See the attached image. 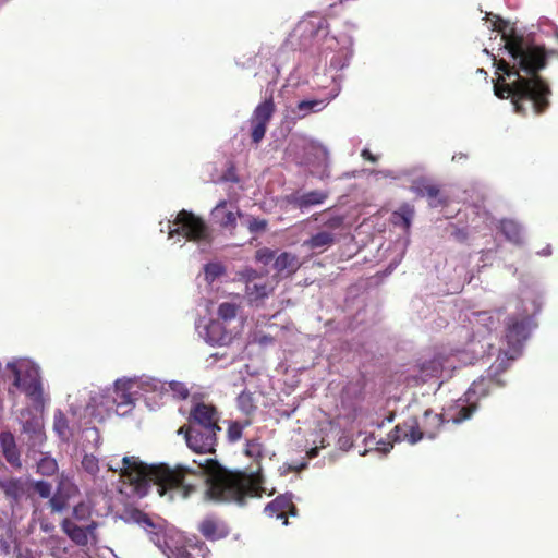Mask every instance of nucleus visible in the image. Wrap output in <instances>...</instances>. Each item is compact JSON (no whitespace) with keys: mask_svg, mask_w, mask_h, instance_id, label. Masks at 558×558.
Returning a JSON list of instances; mask_svg holds the SVG:
<instances>
[{"mask_svg":"<svg viewBox=\"0 0 558 558\" xmlns=\"http://www.w3.org/2000/svg\"><path fill=\"white\" fill-rule=\"evenodd\" d=\"M219 413L217 408L205 402L193 405L189 415V426L221 429L218 425Z\"/></svg>","mask_w":558,"mask_h":558,"instance_id":"nucleus-9","label":"nucleus"},{"mask_svg":"<svg viewBox=\"0 0 558 558\" xmlns=\"http://www.w3.org/2000/svg\"><path fill=\"white\" fill-rule=\"evenodd\" d=\"M265 513L270 518L283 519V524H288V515L295 517L298 509L292 501V498L287 495L276 497L265 507Z\"/></svg>","mask_w":558,"mask_h":558,"instance_id":"nucleus-14","label":"nucleus"},{"mask_svg":"<svg viewBox=\"0 0 558 558\" xmlns=\"http://www.w3.org/2000/svg\"><path fill=\"white\" fill-rule=\"evenodd\" d=\"M532 312L523 304L521 312L511 314L505 322V340L513 353H518L524 342L530 337L531 330L536 326L534 322L535 314L539 311V305L531 301Z\"/></svg>","mask_w":558,"mask_h":558,"instance_id":"nucleus-3","label":"nucleus"},{"mask_svg":"<svg viewBox=\"0 0 558 558\" xmlns=\"http://www.w3.org/2000/svg\"><path fill=\"white\" fill-rule=\"evenodd\" d=\"M328 198V193L320 190L310 191L301 195H291L288 202L294 207L304 209L323 204Z\"/></svg>","mask_w":558,"mask_h":558,"instance_id":"nucleus-19","label":"nucleus"},{"mask_svg":"<svg viewBox=\"0 0 558 558\" xmlns=\"http://www.w3.org/2000/svg\"><path fill=\"white\" fill-rule=\"evenodd\" d=\"M308 457L310 458H314L318 454V449L317 448H312L308 452H307Z\"/></svg>","mask_w":558,"mask_h":558,"instance_id":"nucleus-50","label":"nucleus"},{"mask_svg":"<svg viewBox=\"0 0 558 558\" xmlns=\"http://www.w3.org/2000/svg\"><path fill=\"white\" fill-rule=\"evenodd\" d=\"M414 215V209L412 206L404 204L398 210L392 213V221L395 225L402 222L405 229H409L411 226V220Z\"/></svg>","mask_w":558,"mask_h":558,"instance_id":"nucleus-29","label":"nucleus"},{"mask_svg":"<svg viewBox=\"0 0 558 558\" xmlns=\"http://www.w3.org/2000/svg\"><path fill=\"white\" fill-rule=\"evenodd\" d=\"M236 401L240 411L243 412L246 416H252L257 410V404L253 392L242 391L239 395Z\"/></svg>","mask_w":558,"mask_h":558,"instance_id":"nucleus-25","label":"nucleus"},{"mask_svg":"<svg viewBox=\"0 0 558 558\" xmlns=\"http://www.w3.org/2000/svg\"><path fill=\"white\" fill-rule=\"evenodd\" d=\"M221 429L189 426L186 445L197 453H214L217 445V433Z\"/></svg>","mask_w":558,"mask_h":558,"instance_id":"nucleus-7","label":"nucleus"},{"mask_svg":"<svg viewBox=\"0 0 558 558\" xmlns=\"http://www.w3.org/2000/svg\"><path fill=\"white\" fill-rule=\"evenodd\" d=\"M173 558H193V557L185 548H178L173 555Z\"/></svg>","mask_w":558,"mask_h":558,"instance_id":"nucleus-46","label":"nucleus"},{"mask_svg":"<svg viewBox=\"0 0 558 558\" xmlns=\"http://www.w3.org/2000/svg\"><path fill=\"white\" fill-rule=\"evenodd\" d=\"M187 428H189V425H184V426L180 427L178 430V434H180V435L182 434L186 438V429Z\"/></svg>","mask_w":558,"mask_h":558,"instance_id":"nucleus-51","label":"nucleus"},{"mask_svg":"<svg viewBox=\"0 0 558 558\" xmlns=\"http://www.w3.org/2000/svg\"><path fill=\"white\" fill-rule=\"evenodd\" d=\"M82 468L90 475L99 472V461L94 454H85L82 459Z\"/></svg>","mask_w":558,"mask_h":558,"instance_id":"nucleus-34","label":"nucleus"},{"mask_svg":"<svg viewBox=\"0 0 558 558\" xmlns=\"http://www.w3.org/2000/svg\"><path fill=\"white\" fill-rule=\"evenodd\" d=\"M444 424L445 418L442 414L434 413L432 410H426L422 422H420L423 439H434L439 434Z\"/></svg>","mask_w":558,"mask_h":558,"instance_id":"nucleus-18","label":"nucleus"},{"mask_svg":"<svg viewBox=\"0 0 558 558\" xmlns=\"http://www.w3.org/2000/svg\"><path fill=\"white\" fill-rule=\"evenodd\" d=\"M342 225H343V217H341V216H333V217L329 218L324 223L325 227H327L328 229H331V230L339 229L342 227Z\"/></svg>","mask_w":558,"mask_h":558,"instance_id":"nucleus-43","label":"nucleus"},{"mask_svg":"<svg viewBox=\"0 0 558 558\" xmlns=\"http://www.w3.org/2000/svg\"><path fill=\"white\" fill-rule=\"evenodd\" d=\"M51 484L45 481H38L34 484V490L37 493L41 498H48L51 494Z\"/></svg>","mask_w":558,"mask_h":558,"instance_id":"nucleus-39","label":"nucleus"},{"mask_svg":"<svg viewBox=\"0 0 558 558\" xmlns=\"http://www.w3.org/2000/svg\"><path fill=\"white\" fill-rule=\"evenodd\" d=\"M58 470L57 461L51 457H43L37 463V472L45 476L53 475Z\"/></svg>","mask_w":558,"mask_h":558,"instance_id":"nucleus-31","label":"nucleus"},{"mask_svg":"<svg viewBox=\"0 0 558 558\" xmlns=\"http://www.w3.org/2000/svg\"><path fill=\"white\" fill-rule=\"evenodd\" d=\"M5 493H7V494H10V488H9V487H8V488H5Z\"/></svg>","mask_w":558,"mask_h":558,"instance_id":"nucleus-54","label":"nucleus"},{"mask_svg":"<svg viewBox=\"0 0 558 558\" xmlns=\"http://www.w3.org/2000/svg\"><path fill=\"white\" fill-rule=\"evenodd\" d=\"M304 468H306V462L301 463L300 466H291V469L293 471H299V470L304 469Z\"/></svg>","mask_w":558,"mask_h":558,"instance_id":"nucleus-52","label":"nucleus"},{"mask_svg":"<svg viewBox=\"0 0 558 558\" xmlns=\"http://www.w3.org/2000/svg\"><path fill=\"white\" fill-rule=\"evenodd\" d=\"M28 558H34V557H28Z\"/></svg>","mask_w":558,"mask_h":558,"instance_id":"nucleus-55","label":"nucleus"},{"mask_svg":"<svg viewBox=\"0 0 558 558\" xmlns=\"http://www.w3.org/2000/svg\"><path fill=\"white\" fill-rule=\"evenodd\" d=\"M8 368L14 376L13 385L21 389L34 402L43 401V387L37 366L27 362L8 363Z\"/></svg>","mask_w":558,"mask_h":558,"instance_id":"nucleus-4","label":"nucleus"},{"mask_svg":"<svg viewBox=\"0 0 558 558\" xmlns=\"http://www.w3.org/2000/svg\"><path fill=\"white\" fill-rule=\"evenodd\" d=\"M49 505L54 512H61L66 508L68 501L63 496L54 495L50 498Z\"/></svg>","mask_w":558,"mask_h":558,"instance_id":"nucleus-40","label":"nucleus"},{"mask_svg":"<svg viewBox=\"0 0 558 558\" xmlns=\"http://www.w3.org/2000/svg\"><path fill=\"white\" fill-rule=\"evenodd\" d=\"M361 156L365 159V160H368L371 162H376L377 161V157L375 155H373L368 149H363L362 153H361Z\"/></svg>","mask_w":558,"mask_h":558,"instance_id":"nucleus-47","label":"nucleus"},{"mask_svg":"<svg viewBox=\"0 0 558 558\" xmlns=\"http://www.w3.org/2000/svg\"><path fill=\"white\" fill-rule=\"evenodd\" d=\"M22 429L26 434L31 435H39L41 434L43 424L39 417L32 416L27 420H24L22 423Z\"/></svg>","mask_w":558,"mask_h":558,"instance_id":"nucleus-32","label":"nucleus"},{"mask_svg":"<svg viewBox=\"0 0 558 558\" xmlns=\"http://www.w3.org/2000/svg\"><path fill=\"white\" fill-rule=\"evenodd\" d=\"M97 527L98 523L96 521H90L87 524L78 525L72 519L65 518L61 522L62 531L77 546H86L88 544V536L90 535L94 537Z\"/></svg>","mask_w":558,"mask_h":558,"instance_id":"nucleus-11","label":"nucleus"},{"mask_svg":"<svg viewBox=\"0 0 558 558\" xmlns=\"http://www.w3.org/2000/svg\"><path fill=\"white\" fill-rule=\"evenodd\" d=\"M240 311V304L232 302V301H226L221 302L218 305L217 308V316L219 320L222 322H230L234 319Z\"/></svg>","mask_w":558,"mask_h":558,"instance_id":"nucleus-26","label":"nucleus"},{"mask_svg":"<svg viewBox=\"0 0 558 558\" xmlns=\"http://www.w3.org/2000/svg\"><path fill=\"white\" fill-rule=\"evenodd\" d=\"M108 469L119 471L120 476L133 485L137 494L146 495L148 488L155 485L158 494L168 495L170 500L190 497L204 483L206 498L217 502L243 505L247 498L260 497L263 493L258 474L229 471L211 459L192 469L182 464L174 468L165 463L148 465L138 457L131 456L122 459L121 466L108 463Z\"/></svg>","mask_w":558,"mask_h":558,"instance_id":"nucleus-1","label":"nucleus"},{"mask_svg":"<svg viewBox=\"0 0 558 558\" xmlns=\"http://www.w3.org/2000/svg\"><path fill=\"white\" fill-rule=\"evenodd\" d=\"M275 258V251L263 247L256 251V260L264 265H268Z\"/></svg>","mask_w":558,"mask_h":558,"instance_id":"nucleus-37","label":"nucleus"},{"mask_svg":"<svg viewBox=\"0 0 558 558\" xmlns=\"http://www.w3.org/2000/svg\"><path fill=\"white\" fill-rule=\"evenodd\" d=\"M173 225L174 228L169 230V238L171 239L175 235L194 242L209 241L210 239V231L206 222L185 209L178 213Z\"/></svg>","mask_w":558,"mask_h":558,"instance_id":"nucleus-5","label":"nucleus"},{"mask_svg":"<svg viewBox=\"0 0 558 558\" xmlns=\"http://www.w3.org/2000/svg\"><path fill=\"white\" fill-rule=\"evenodd\" d=\"M198 532L207 539V541H219L226 538L230 529L228 523L217 514H207L199 523H198Z\"/></svg>","mask_w":558,"mask_h":558,"instance_id":"nucleus-10","label":"nucleus"},{"mask_svg":"<svg viewBox=\"0 0 558 558\" xmlns=\"http://www.w3.org/2000/svg\"><path fill=\"white\" fill-rule=\"evenodd\" d=\"M391 437L395 441L416 444L423 439L420 422L415 416L407 418L393 428Z\"/></svg>","mask_w":558,"mask_h":558,"instance_id":"nucleus-13","label":"nucleus"},{"mask_svg":"<svg viewBox=\"0 0 558 558\" xmlns=\"http://www.w3.org/2000/svg\"><path fill=\"white\" fill-rule=\"evenodd\" d=\"M322 101L320 100H302L298 104V110L302 113V116L307 114L310 111H318L320 110Z\"/></svg>","mask_w":558,"mask_h":558,"instance_id":"nucleus-35","label":"nucleus"},{"mask_svg":"<svg viewBox=\"0 0 558 558\" xmlns=\"http://www.w3.org/2000/svg\"><path fill=\"white\" fill-rule=\"evenodd\" d=\"M203 338L211 345H226L231 340V333L219 319H210L204 328Z\"/></svg>","mask_w":558,"mask_h":558,"instance_id":"nucleus-16","label":"nucleus"},{"mask_svg":"<svg viewBox=\"0 0 558 558\" xmlns=\"http://www.w3.org/2000/svg\"><path fill=\"white\" fill-rule=\"evenodd\" d=\"M74 522L84 523L87 524L92 520V509L85 502L77 504L72 511V518Z\"/></svg>","mask_w":558,"mask_h":558,"instance_id":"nucleus-30","label":"nucleus"},{"mask_svg":"<svg viewBox=\"0 0 558 558\" xmlns=\"http://www.w3.org/2000/svg\"><path fill=\"white\" fill-rule=\"evenodd\" d=\"M132 518L134 519L135 522H137L141 525L149 526V527L154 526L151 519L146 513H144L140 510H136L133 513Z\"/></svg>","mask_w":558,"mask_h":558,"instance_id":"nucleus-42","label":"nucleus"},{"mask_svg":"<svg viewBox=\"0 0 558 558\" xmlns=\"http://www.w3.org/2000/svg\"><path fill=\"white\" fill-rule=\"evenodd\" d=\"M245 454L255 460L263 458V445L257 439H251L246 442Z\"/></svg>","mask_w":558,"mask_h":558,"instance_id":"nucleus-33","label":"nucleus"},{"mask_svg":"<svg viewBox=\"0 0 558 558\" xmlns=\"http://www.w3.org/2000/svg\"><path fill=\"white\" fill-rule=\"evenodd\" d=\"M206 277L214 280L223 274V268L219 264H207L205 267Z\"/></svg>","mask_w":558,"mask_h":558,"instance_id":"nucleus-41","label":"nucleus"},{"mask_svg":"<svg viewBox=\"0 0 558 558\" xmlns=\"http://www.w3.org/2000/svg\"><path fill=\"white\" fill-rule=\"evenodd\" d=\"M335 243V235L329 231H320L304 241L303 245L310 250H325Z\"/></svg>","mask_w":558,"mask_h":558,"instance_id":"nucleus-22","label":"nucleus"},{"mask_svg":"<svg viewBox=\"0 0 558 558\" xmlns=\"http://www.w3.org/2000/svg\"><path fill=\"white\" fill-rule=\"evenodd\" d=\"M252 424L251 418L242 422L231 421L228 425L227 437L230 442H236L241 439L243 429Z\"/></svg>","mask_w":558,"mask_h":558,"instance_id":"nucleus-28","label":"nucleus"},{"mask_svg":"<svg viewBox=\"0 0 558 558\" xmlns=\"http://www.w3.org/2000/svg\"><path fill=\"white\" fill-rule=\"evenodd\" d=\"M275 339L270 335H260L256 338V342L260 345H268L274 343Z\"/></svg>","mask_w":558,"mask_h":558,"instance_id":"nucleus-45","label":"nucleus"},{"mask_svg":"<svg viewBox=\"0 0 558 558\" xmlns=\"http://www.w3.org/2000/svg\"><path fill=\"white\" fill-rule=\"evenodd\" d=\"M170 389L175 397L179 399H186L190 395L189 389L182 383L172 381L170 383Z\"/></svg>","mask_w":558,"mask_h":558,"instance_id":"nucleus-38","label":"nucleus"},{"mask_svg":"<svg viewBox=\"0 0 558 558\" xmlns=\"http://www.w3.org/2000/svg\"><path fill=\"white\" fill-rule=\"evenodd\" d=\"M226 206H227V201L219 202L213 210V216L221 227L229 228V229H235V227H236L235 214L232 211H227Z\"/></svg>","mask_w":558,"mask_h":558,"instance_id":"nucleus-21","label":"nucleus"},{"mask_svg":"<svg viewBox=\"0 0 558 558\" xmlns=\"http://www.w3.org/2000/svg\"><path fill=\"white\" fill-rule=\"evenodd\" d=\"M272 291L274 287L268 283H257L254 282L253 279H248L246 282L245 293L250 304L253 306H260Z\"/></svg>","mask_w":558,"mask_h":558,"instance_id":"nucleus-20","label":"nucleus"},{"mask_svg":"<svg viewBox=\"0 0 558 558\" xmlns=\"http://www.w3.org/2000/svg\"><path fill=\"white\" fill-rule=\"evenodd\" d=\"M504 385V381L495 376H483L471 384L469 389L465 391L464 397L466 400H474L478 403L481 399L486 398L495 389L501 388Z\"/></svg>","mask_w":558,"mask_h":558,"instance_id":"nucleus-12","label":"nucleus"},{"mask_svg":"<svg viewBox=\"0 0 558 558\" xmlns=\"http://www.w3.org/2000/svg\"><path fill=\"white\" fill-rule=\"evenodd\" d=\"M494 29L501 34L505 49L512 59V64L504 59L495 62L498 75L494 82V93L500 99H511L514 111L525 116L530 102L535 114L544 113L551 95L548 83L539 75L547 65L548 56L544 47L527 43L513 26L500 17L494 22Z\"/></svg>","mask_w":558,"mask_h":558,"instance_id":"nucleus-2","label":"nucleus"},{"mask_svg":"<svg viewBox=\"0 0 558 558\" xmlns=\"http://www.w3.org/2000/svg\"><path fill=\"white\" fill-rule=\"evenodd\" d=\"M121 397H122L123 400L120 403L130 404L132 402L130 395L122 393Z\"/></svg>","mask_w":558,"mask_h":558,"instance_id":"nucleus-49","label":"nucleus"},{"mask_svg":"<svg viewBox=\"0 0 558 558\" xmlns=\"http://www.w3.org/2000/svg\"><path fill=\"white\" fill-rule=\"evenodd\" d=\"M430 363L433 364V371L437 372L439 369L442 368V365L441 363L437 360V359H434L433 361H430Z\"/></svg>","mask_w":558,"mask_h":558,"instance_id":"nucleus-48","label":"nucleus"},{"mask_svg":"<svg viewBox=\"0 0 558 558\" xmlns=\"http://www.w3.org/2000/svg\"><path fill=\"white\" fill-rule=\"evenodd\" d=\"M464 157H466V156H465V155H463V154L454 155V156L452 157V160L462 159V158H464Z\"/></svg>","mask_w":558,"mask_h":558,"instance_id":"nucleus-53","label":"nucleus"},{"mask_svg":"<svg viewBox=\"0 0 558 558\" xmlns=\"http://www.w3.org/2000/svg\"><path fill=\"white\" fill-rule=\"evenodd\" d=\"M452 236L458 242H464L468 240V232L465 229L456 228L454 231L452 232Z\"/></svg>","mask_w":558,"mask_h":558,"instance_id":"nucleus-44","label":"nucleus"},{"mask_svg":"<svg viewBox=\"0 0 558 558\" xmlns=\"http://www.w3.org/2000/svg\"><path fill=\"white\" fill-rule=\"evenodd\" d=\"M275 111L276 105L271 96L254 109L250 119L251 140L253 144L258 145L262 142Z\"/></svg>","mask_w":558,"mask_h":558,"instance_id":"nucleus-6","label":"nucleus"},{"mask_svg":"<svg viewBox=\"0 0 558 558\" xmlns=\"http://www.w3.org/2000/svg\"><path fill=\"white\" fill-rule=\"evenodd\" d=\"M411 191L418 197H426L430 207H445L449 204V195L436 183L427 178L416 179Z\"/></svg>","mask_w":558,"mask_h":558,"instance_id":"nucleus-8","label":"nucleus"},{"mask_svg":"<svg viewBox=\"0 0 558 558\" xmlns=\"http://www.w3.org/2000/svg\"><path fill=\"white\" fill-rule=\"evenodd\" d=\"M0 447L2 454L5 459V461L13 468V469H21L22 468V461H21V452L17 448L15 438L12 433L10 432H2L0 433Z\"/></svg>","mask_w":558,"mask_h":558,"instance_id":"nucleus-17","label":"nucleus"},{"mask_svg":"<svg viewBox=\"0 0 558 558\" xmlns=\"http://www.w3.org/2000/svg\"><path fill=\"white\" fill-rule=\"evenodd\" d=\"M480 405L474 400H466L463 396V399L460 398L456 404L451 405L447 410L448 422H452L453 424H461L468 420H470L475 412H477Z\"/></svg>","mask_w":558,"mask_h":558,"instance_id":"nucleus-15","label":"nucleus"},{"mask_svg":"<svg viewBox=\"0 0 558 558\" xmlns=\"http://www.w3.org/2000/svg\"><path fill=\"white\" fill-rule=\"evenodd\" d=\"M500 231L505 235V238L519 244L522 242V230L518 222L511 219H504L500 221Z\"/></svg>","mask_w":558,"mask_h":558,"instance_id":"nucleus-24","label":"nucleus"},{"mask_svg":"<svg viewBox=\"0 0 558 558\" xmlns=\"http://www.w3.org/2000/svg\"><path fill=\"white\" fill-rule=\"evenodd\" d=\"M53 429L63 440H68L70 437L69 421L62 411H57L53 417Z\"/></svg>","mask_w":558,"mask_h":558,"instance_id":"nucleus-27","label":"nucleus"},{"mask_svg":"<svg viewBox=\"0 0 558 558\" xmlns=\"http://www.w3.org/2000/svg\"><path fill=\"white\" fill-rule=\"evenodd\" d=\"M251 233L256 234L267 229V220L262 218H251L247 223Z\"/></svg>","mask_w":558,"mask_h":558,"instance_id":"nucleus-36","label":"nucleus"},{"mask_svg":"<svg viewBox=\"0 0 558 558\" xmlns=\"http://www.w3.org/2000/svg\"><path fill=\"white\" fill-rule=\"evenodd\" d=\"M274 268L278 274L287 271V274L290 275L299 268L298 258L292 253L283 252L276 257Z\"/></svg>","mask_w":558,"mask_h":558,"instance_id":"nucleus-23","label":"nucleus"}]
</instances>
